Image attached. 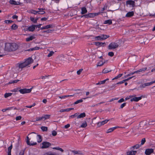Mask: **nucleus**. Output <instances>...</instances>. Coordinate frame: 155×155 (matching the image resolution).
<instances>
[{"label": "nucleus", "instance_id": "1", "mask_svg": "<svg viewBox=\"0 0 155 155\" xmlns=\"http://www.w3.org/2000/svg\"><path fill=\"white\" fill-rule=\"evenodd\" d=\"M18 45L15 43H6L5 44V49L8 51H13L18 48Z\"/></svg>", "mask_w": 155, "mask_h": 155}, {"label": "nucleus", "instance_id": "2", "mask_svg": "<svg viewBox=\"0 0 155 155\" xmlns=\"http://www.w3.org/2000/svg\"><path fill=\"white\" fill-rule=\"evenodd\" d=\"M27 66L24 62L18 63L17 64L15 68V72L16 73L21 72L23 68Z\"/></svg>", "mask_w": 155, "mask_h": 155}, {"label": "nucleus", "instance_id": "3", "mask_svg": "<svg viewBox=\"0 0 155 155\" xmlns=\"http://www.w3.org/2000/svg\"><path fill=\"white\" fill-rule=\"evenodd\" d=\"M33 87L30 89H22L19 90L18 91L22 94L30 93Z\"/></svg>", "mask_w": 155, "mask_h": 155}, {"label": "nucleus", "instance_id": "4", "mask_svg": "<svg viewBox=\"0 0 155 155\" xmlns=\"http://www.w3.org/2000/svg\"><path fill=\"white\" fill-rule=\"evenodd\" d=\"M118 45L116 43H111L108 46V48L110 49H113L118 47Z\"/></svg>", "mask_w": 155, "mask_h": 155}, {"label": "nucleus", "instance_id": "5", "mask_svg": "<svg viewBox=\"0 0 155 155\" xmlns=\"http://www.w3.org/2000/svg\"><path fill=\"white\" fill-rule=\"evenodd\" d=\"M42 146L41 148L42 149L48 148L51 145V144L50 143L46 141L42 143Z\"/></svg>", "mask_w": 155, "mask_h": 155}, {"label": "nucleus", "instance_id": "6", "mask_svg": "<svg viewBox=\"0 0 155 155\" xmlns=\"http://www.w3.org/2000/svg\"><path fill=\"white\" fill-rule=\"evenodd\" d=\"M154 152V149L152 148H147L145 151V154L146 155H150Z\"/></svg>", "mask_w": 155, "mask_h": 155}, {"label": "nucleus", "instance_id": "7", "mask_svg": "<svg viewBox=\"0 0 155 155\" xmlns=\"http://www.w3.org/2000/svg\"><path fill=\"white\" fill-rule=\"evenodd\" d=\"M27 139L26 143L29 146H34L36 145L37 143L36 142H34L33 141H31V143H30V139L28 136L27 137Z\"/></svg>", "mask_w": 155, "mask_h": 155}, {"label": "nucleus", "instance_id": "8", "mask_svg": "<svg viewBox=\"0 0 155 155\" xmlns=\"http://www.w3.org/2000/svg\"><path fill=\"white\" fill-rule=\"evenodd\" d=\"M33 60L31 58H29L26 60L24 62L26 65V66H27L32 63L33 62Z\"/></svg>", "mask_w": 155, "mask_h": 155}, {"label": "nucleus", "instance_id": "9", "mask_svg": "<svg viewBox=\"0 0 155 155\" xmlns=\"http://www.w3.org/2000/svg\"><path fill=\"white\" fill-rule=\"evenodd\" d=\"M97 14H98L97 13H89L88 14L83 15L82 16V17L84 16L85 18H93Z\"/></svg>", "mask_w": 155, "mask_h": 155}, {"label": "nucleus", "instance_id": "10", "mask_svg": "<svg viewBox=\"0 0 155 155\" xmlns=\"http://www.w3.org/2000/svg\"><path fill=\"white\" fill-rule=\"evenodd\" d=\"M126 4L129 5L130 7H134L135 5V2L132 0H129L126 2Z\"/></svg>", "mask_w": 155, "mask_h": 155}, {"label": "nucleus", "instance_id": "11", "mask_svg": "<svg viewBox=\"0 0 155 155\" xmlns=\"http://www.w3.org/2000/svg\"><path fill=\"white\" fill-rule=\"evenodd\" d=\"M142 96H141L140 97H134L130 99V101H136L137 102L139 100H140L142 99Z\"/></svg>", "mask_w": 155, "mask_h": 155}, {"label": "nucleus", "instance_id": "12", "mask_svg": "<svg viewBox=\"0 0 155 155\" xmlns=\"http://www.w3.org/2000/svg\"><path fill=\"white\" fill-rule=\"evenodd\" d=\"M36 26L35 25H32L31 26H29L28 27L27 30H28L30 31H34L35 28Z\"/></svg>", "mask_w": 155, "mask_h": 155}, {"label": "nucleus", "instance_id": "13", "mask_svg": "<svg viewBox=\"0 0 155 155\" xmlns=\"http://www.w3.org/2000/svg\"><path fill=\"white\" fill-rule=\"evenodd\" d=\"M120 127H118V126H116V127H114L110 128L107 130V131H106V133H109L113 131H114L115 129L117 128H120Z\"/></svg>", "mask_w": 155, "mask_h": 155}, {"label": "nucleus", "instance_id": "14", "mask_svg": "<svg viewBox=\"0 0 155 155\" xmlns=\"http://www.w3.org/2000/svg\"><path fill=\"white\" fill-rule=\"evenodd\" d=\"M151 84H152V83H151V82H150L147 83L143 84L140 86V87L144 88V87H146L150 86Z\"/></svg>", "mask_w": 155, "mask_h": 155}, {"label": "nucleus", "instance_id": "15", "mask_svg": "<svg viewBox=\"0 0 155 155\" xmlns=\"http://www.w3.org/2000/svg\"><path fill=\"white\" fill-rule=\"evenodd\" d=\"M50 115L45 114L41 117L42 120L45 121L47 119H49L50 117Z\"/></svg>", "mask_w": 155, "mask_h": 155}, {"label": "nucleus", "instance_id": "16", "mask_svg": "<svg viewBox=\"0 0 155 155\" xmlns=\"http://www.w3.org/2000/svg\"><path fill=\"white\" fill-rule=\"evenodd\" d=\"M136 153V151H128L127 152V155H135Z\"/></svg>", "mask_w": 155, "mask_h": 155}, {"label": "nucleus", "instance_id": "17", "mask_svg": "<svg viewBox=\"0 0 155 155\" xmlns=\"http://www.w3.org/2000/svg\"><path fill=\"white\" fill-rule=\"evenodd\" d=\"M35 38L34 35H31L29 37L27 38L26 39V41H31L32 40Z\"/></svg>", "mask_w": 155, "mask_h": 155}, {"label": "nucleus", "instance_id": "18", "mask_svg": "<svg viewBox=\"0 0 155 155\" xmlns=\"http://www.w3.org/2000/svg\"><path fill=\"white\" fill-rule=\"evenodd\" d=\"M71 151L74 155H79L82 154V152L80 151L72 150Z\"/></svg>", "mask_w": 155, "mask_h": 155}, {"label": "nucleus", "instance_id": "19", "mask_svg": "<svg viewBox=\"0 0 155 155\" xmlns=\"http://www.w3.org/2000/svg\"><path fill=\"white\" fill-rule=\"evenodd\" d=\"M38 14L43 15L45 13V12L44 11V9L43 8H38Z\"/></svg>", "mask_w": 155, "mask_h": 155}, {"label": "nucleus", "instance_id": "20", "mask_svg": "<svg viewBox=\"0 0 155 155\" xmlns=\"http://www.w3.org/2000/svg\"><path fill=\"white\" fill-rule=\"evenodd\" d=\"M95 45L98 47H101L103 46L104 45H105V43L101 42H95Z\"/></svg>", "mask_w": 155, "mask_h": 155}, {"label": "nucleus", "instance_id": "21", "mask_svg": "<svg viewBox=\"0 0 155 155\" xmlns=\"http://www.w3.org/2000/svg\"><path fill=\"white\" fill-rule=\"evenodd\" d=\"M85 116H86L85 113H83L79 115L78 114V116H77V119L81 118H83V117H85Z\"/></svg>", "mask_w": 155, "mask_h": 155}, {"label": "nucleus", "instance_id": "22", "mask_svg": "<svg viewBox=\"0 0 155 155\" xmlns=\"http://www.w3.org/2000/svg\"><path fill=\"white\" fill-rule=\"evenodd\" d=\"M81 10V13L82 15L84 14L87 12V10L86 8L85 7L82 8Z\"/></svg>", "mask_w": 155, "mask_h": 155}, {"label": "nucleus", "instance_id": "23", "mask_svg": "<svg viewBox=\"0 0 155 155\" xmlns=\"http://www.w3.org/2000/svg\"><path fill=\"white\" fill-rule=\"evenodd\" d=\"M134 12L133 11L128 12L126 15V17H130L134 15Z\"/></svg>", "mask_w": 155, "mask_h": 155}, {"label": "nucleus", "instance_id": "24", "mask_svg": "<svg viewBox=\"0 0 155 155\" xmlns=\"http://www.w3.org/2000/svg\"><path fill=\"white\" fill-rule=\"evenodd\" d=\"M45 29H47L50 28H52L54 27V25L53 24L47 25L45 26Z\"/></svg>", "mask_w": 155, "mask_h": 155}, {"label": "nucleus", "instance_id": "25", "mask_svg": "<svg viewBox=\"0 0 155 155\" xmlns=\"http://www.w3.org/2000/svg\"><path fill=\"white\" fill-rule=\"evenodd\" d=\"M112 23V20L110 19L106 20L104 22V24H108L109 25H111Z\"/></svg>", "mask_w": 155, "mask_h": 155}, {"label": "nucleus", "instance_id": "26", "mask_svg": "<svg viewBox=\"0 0 155 155\" xmlns=\"http://www.w3.org/2000/svg\"><path fill=\"white\" fill-rule=\"evenodd\" d=\"M94 39L95 41H102L103 40L102 39V38L101 36H98L96 37H95L94 38Z\"/></svg>", "mask_w": 155, "mask_h": 155}, {"label": "nucleus", "instance_id": "27", "mask_svg": "<svg viewBox=\"0 0 155 155\" xmlns=\"http://www.w3.org/2000/svg\"><path fill=\"white\" fill-rule=\"evenodd\" d=\"M37 139L38 143H40L42 141L41 136L40 135H37Z\"/></svg>", "mask_w": 155, "mask_h": 155}, {"label": "nucleus", "instance_id": "28", "mask_svg": "<svg viewBox=\"0 0 155 155\" xmlns=\"http://www.w3.org/2000/svg\"><path fill=\"white\" fill-rule=\"evenodd\" d=\"M105 63V61H100L98 62L97 65V66H100L103 65Z\"/></svg>", "mask_w": 155, "mask_h": 155}, {"label": "nucleus", "instance_id": "29", "mask_svg": "<svg viewBox=\"0 0 155 155\" xmlns=\"http://www.w3.org/2000/svg\"><path fill=\"white\" fill-rule=\"evenodd\" d=\"M9 3L10 4L12 5H16L18 4V2L14 0H10Z\"/></svg>", "mask_w": 155, "mask_h": 155}, {"label": "nucleus", "instance_id": "30", "mask_svg": "<svg viewBox=\"0 0 155 155\" xmlns=\"http://www.w3.org/2000/svg\"><path fill=\"white\" fill-rule=\"evenodd\" d=\"M18 28V26L15 24H13L11 27V29L12 30H16Z\"/></svg>", "mask_w": 155, "mask_h": 155}, {"label": "nucleus", "instance_id": "31", "mask_svg": "<svg viewBox=\"0 0 155 155\" xmlns=\"http://www.w3.org/2000/svg\"><path fill=\"white\" fill-rule=\"evenodd\" d=\"M87 126V122L86 121L84 122L80 126V127L82 128H85Z\"/></svg>", "mask_w": 155, "mask_h": 155}, {"label": "nucleus", "instance_id": "32", "mask_svg": "<svg viewBox=\"0 0 155 155\" xmlns=\"http://www.w3.org/2000/svg\"><path fill=\"white\" fill-rule=\"evenodd\" d=\"M38 11H35L33 10H31L29 11V12L31 14H33L35 15H36L38 14Z\"/></svg>", "mask_w": 155, "mask_h": 155}, {"label": "nucleus", "instance_id": "33", "mask_svg": "<svg viewBox=\"0 0 155 155\" xmlns=\"http://www.w3.org/2000/svg\"><path fill=\"white\" fill-rule=\"evenodd\" d=\"M53 149L56 150L61 151V152H64V150L61 148L59 147H54L53 148Z\"/></svg>", "mask_w": 155, "mask_h": 155}, {"label": "nucleus", "instance_id": "34", "mask_svg": "<svg viewBox=\"0 0 155 155\" xmlns=\"http://www.w3.org/2000/svg\"><path fill=\"white\" fill-rule=\"evenodd\" d=\"M101 36L102 38V40L106 39L109 37V35H101Z\"/></svg>", "mask_w": 155, "mask_h": 155}, {"label": "nucleus", "instance_id": "35", "mask_svg": "<svg viewBox=\"0 0 155 155\" xmlns=\"http://www.w3.org/2000/svg\"><path fill=\"white\" fill-rule=\"evenodd\" d=\"M123 75V74H118L117 76L115 77L114 78H113L112 80H113L114 79H117L120 77H121Z\"/></svg>", "mask_w": 155, "mask_h": 155}, {"label": "nucleus", "instance_id": "36", "mask_svg": "<svg viewBox=\"0 0 155 155\" xmlns=\"http://www.w3.org/2000/svg\"><path fill=\"white\" fill-rule=\"evenodd\" d=\"M12 94V93H6L4 95V97L6 98L9 97L11 96Z\"/></svg>", "mask_w": 155, "mask_h": 155}, {"label": "nucleus", "instance_id": "37", "mask_svg": "<svg viewBox=\"0 0 155 155\" xmlns=\"http://www.w3.org/2000/svg\"><path fill=\"white\" fill-rule=\"evenodd\" d=\"M79 114L78 113H76L73 115H71L69 117L70 118H73L75 117H77L78 115Z\"/></svg>", "mask_w": 155, "mask_h": 155}, {"label": "nucleus", "instance_id": "38", "mask_svg": "<svg viewBox=\"0 0 155 155\" xmlns=\"http://www.w3.org/2000/svg\"><path fill=\"white\" fill-rule=\"evenodd\" d=\"M147 67H145L143 68H141L139 69L140 72H144L147 69Z\"/></svg>", "mask_w": 155, "mask_h": 155}, {"label": "nucleus", "instance_id": "39", "mask_svg": "<svg viewBox=\"0 0 155 155\" xmlns=\"http://www.w3.org/2000/svg\"><path fill=\"white\" fill-rule=\"evenodd\" d=\"M73 95H68L65 96H60L59 97V98L61 99H65L66 97H69V96H73Z\"/></svg>", "mask_w": 155, "mask_h": 155}, {"label": "nucleus", "instance_id": "40", "mask_svg": "<svg viewBox=\"0 0 155 155\" xmlns=\"http://www.w3.org/2000/svg\"><path fill=\"white\" fill-rule=\"evenodd\" d=\"M43 155H56L53 153L48 152L45 153Z\"/></svg>", "mask_w": 155, "mask_h": 155}, {"label": "nucleus", "instance_id": "41", "mask_svg": "<svg viewBox=\"0 0 155 155\" xmlns=\"http://www.w3.org/2000/svg\"><path fill=\"white\" fill-rule=\"evenodd\" d=\"M31 20L34 23L37 22V19H35L34 18L31 17L30 18Z\"/></svg>", "mask_w": 155, "mask_h": 155}, {"label": "nucleus", "instance_id": "42", "mask_svg": "<svg viewBox=\"0 0 155 155\" xmlns=\"http://www.w3.org/2000/svg\"><path fill=\"white\" fill-rule=\"evenodd\" d=\"M111 71V70H108L107 68H104L102 71V73L105 74Z\"/></svg>", "mask_w": 155, "mask_h": 155}, {"label": "nucleus", "instance_id": "43", "mask_svg": "<svg viewBox=\"0 0 155 155\" xmlns=\"http://www.w3.org/2000/svg\"><path fill=\"white\" fill-rule=\"evenodd\" d=\"M54 53V52L51 51H50V53L48 54L47 56L48 57H50L52 56Z\"/></svg>", "mask_w": 155, "mask_h": 155}, {"label": "nucleus", "instance_id": "44", "mask_svg": "<svg viewBox=\"0 0 155 155\" xmlns=\"http://www.w3.org/2000/svg\"><path fill=\"white\" fill-rule=\"evenodd\" d=\"M83 101V100H82V99H80L79 100H78L77 101H75L74 103V104H77L79 103L82 102Z\"/></svg>", "mask_w": 155, "mask_h": 155}, {"label": "nucleus", "instance_id": "45", "mask_svg": "<svg viewBox=\"0 0 155 155\" xmlns=\"http://www.w3.org/2000/svg\"><path fill=\"white\" fill-rule=\"evenodd\" d=\"M41 129L43 131H46L48 130V127H46L42 126L41 127Z\"/></svg>", "mask_w": 155, "mask_h": 155}, {"label": "nucleus", "instance_id": "46", "mask_svg": "<svg viewBox=\"0 0 155 155\" xmlns=\"http://www.w3.org/2000/svg\"><path fill=\"white\" fill-rule=\"evenodd\" d=\"M5 22L6 24H10L13 22V21L11 20H6L4 21Z\"/></svg>", "mask_w": 155, "mask_h": 155}, {"label": "nucleus", "instance_id": "47", "mask_svg": "<svg viewBox=\"0 0 155 155\" xmlns=\"http://www.w3.org/2000/svg\"><path fill=\"white\" fill-rule=\"evenodd\" d=\"M12 145H11L10 146H9L8 148V153H11V150L12 148Z\"/></svg>", "mask_w": 155, "mask_h": 155}, {"label": "nucleus", "instance_id": "48", "mask_svg": "<svg viewBox=\"0 0 155 155\" xmlns=\"http://www.w3.org/2000/svg\"><path fill=\"white\" fill-rule=\"evenodd\" d=\"M42 120L41 117H37L36 118V121H39Z\"/></svg>", "mask_w": 155, "mask_h": 155}, {"label": "nucleus", "instance_id": "49", "mask_svg": "<svg viewBox=\"0 0 155 155\" xmlns=\"http://www.w3.org/2000/svg\"><path fill=\"white\" fill-rule=\"evenodd\" d=\"M140 145L139 144H136L135 146L133 147L134 149H137L139 148Z\"/></svg>", "mask_w": 155, "mask_h": 155}, {"label": "nucleus", "instance_id": "50", "mask_svg": "<svg viewBox=\"0 0 155 155\" xmlns=\"http://www.w3.org/2000/svg\"><path fill=\"white\" fill-rule=\"evenodd\" d=\"M19 81V80H15L13 81H11L9 82V83L12 84L15 83H17V82Z\"/></svg>", "mask_w": 155, "mask_h": 155}, {"label": "nucleus", "instance_id": "51", "mask_svg": "<svg viewBox=\"0 0 155 155\" xmlns=\"http://www.w3.org/2000/svg\"><path fill=\"white\" fill-rule=\"evenodd\" d=\"M133 97V96L132 95H129V96H127L125 98V100L126 101L128 99H130V98H131Z\"/></svg>", "mask_w": 155, "mask_h": 155}, {"label": "nucleus", "instance_id": "52", "mask_svg": "<svg viewBox=\"0 0 155 155\" xmlns=\"http://www.w3.org/2000/svg\"><path fill=\"white\" fill-rule=\"evenodd\" d=\"M146 141L145 139L144 138H143L141 141V145H142L144 144Z\"/></svg>", "mask_w": 155, "mask_h": 155}, {"label": "nucleus", "instance_id": "53", "mask_svg": "<svg viewBox=\"0 0 155 155\" xmlns=\"http://www.w3.org/2000/svg\"><path fill=\"white\" fill-rule=\"evenodd\" d=\"M57 134V132L55 131H53L52 132V134L53 136H55Z\"/></svg>", "mask_w": 155, "mask_h": 155}, {"label": "nucleus", "instance_id": "54", "mask_svg": "<svg viewBox=\"0 0 155 155\" xmlns=\"http://www.w3.org/2000/svg\"><path fill=\"white\" fill-rule=\"evenodd\" d=\"M82 70L83 69H80L77 72V74L78 75L80 74L81 72L82 71Z\"/></svg>", "mask_w": 155, "mask_h": 155}, {"label": "nucleus", "instance_id": "55", "mask_svg": "<svg viewBox=\"0 0 155 155\" xmlns=\"http://www.w3.org/2000/svg\"><path fill=\"white\" fill-rule=\"evenodd\" d=\"M21 116H18L16 117L15 119L16 120H20L21 119Z\"/></svg>", "mask_w": 155, "mask_h": 155}, {"label": "nucleus", "instance_id": "56", "mask_svg": "<svg viewBox=\"0 0 155 155\" xmlns=\"http://www.w3.org/2000/svg\"><path fill=\"white\" fill-rule=\"evenodd\" d=\"M108 54L109 56H110V57H112L114 55V54L113 52H109L108 53Z\"/></svg>", "mask_w": 155, "mask_h": 155}, {"label": "nucleus", "instance_id": "57", "mask_svg": "<svg viewBox=\"0 0 155 155\" xmlns=\"http://www.w3.org/2000/svg\"><path fill=\"white\" fill-rule=\"evenodd\" d=\"M126 105V103H124L121 104L120 106V107L121 108H122L123 107H124Z\"/></svg>", "mask_w": 155, "mask_h": 155}, {"label": "nucleus", "instance_id": "58", "mask_svg": "<svg viewBox=\"0 0 155 155\" xmlns=\"http://www.w3.org/2000/svg\"><path fill=\"white\" fill-rule=\"evenodd\" d=\"M70 124H68L66 125H65L64 126V128L65 129H67L70 127Z\"/></svg>", "mask_w": 155, "mask_h": 155}, {"label": "nucleus", "instance_id": "59", "mask_svg": "<svg viewBox=\"0 0 155 155\" xmlns=\"http://www.w3.org/2000/svg\"><path fill=\"white\" fill-rule=\"evenodd\" d=\"M124 101V99L123 98H122L118 101V103H121V102H122Z\"/></svg>", "mask_w": 155, "mask_h": 155}, {"label": "nucleus", "instance_id": "60", "mask_svg": "<svg viewBox=\"0 0 155 155\" xmlns=\"http://www.w3.org/2000/svg\"><path fill=\"white\" fill-rule=\"evenodd\" d=\"M124 82H125V81H124V80L118 82L117 83V84H121L123 83Z\"/></svg>", "mask_w": 155, "mask_h": 155}, {"label": "nucleus", "instance_id": "61", "mask_svg": "<svg viewBox=\"0 0 155 155\" xmlns=\"http://www.w3.org/2000/svg\"><path fill=\"white\" fill-rule=\"evenodd\" d=\"M133 77H133H130L129 78H128L127 79H124V81L125 82V81H128L129 80L131 79V78H132Z\"/></svg>", "mask_w": 155, "mask_h": 155}, {"label": "nucleus", "instance_id": "62", "mask_svg": "<svg viewBox=\"0 0 155 155\" xmlns=\"http://www.w3.org/2000/svg\"><path fill=\"white\" fill-rule=\"evenodd\" d=\"M41 49V48L39 47H34L33 49H35V50H38L39 49Z\"/></svg>", "mask_w": 155, "mask_h": 155}, {"label": "nucleus", "instance_id": "63", "mask_svg": "<svg viewBox=\"0 0 155 155\" xmlns=\"http://www.w3.org/2000/svg\"><path fill=\"white\" fill-rule=\"evenodd\" d=\"M101 124V123L100 122H98L97 123V126L98 127H100L102 126Z\"/></svg>", "mask_w": 155, "mask_h": 155}, {"label": "nucleus", "instance_id": "64", "mask_svg": "<svg viewBox=\"0 0 155 155\" xmlns=\"http://www.w3.org/2000/svg\"><path fill=\"white\" fill-rule=\"evenodd\" d=\"M52 30H48L46 31H44V32H47V33H50L51 32Z\"/></svg>", "mask_w": 155, "mask_h": 155}]
</instances>
